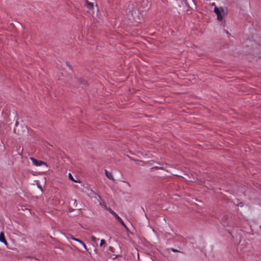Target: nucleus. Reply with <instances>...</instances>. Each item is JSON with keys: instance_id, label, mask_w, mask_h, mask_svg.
Listing matches in <instances>:
<instances>
[{"instance_id": "9b49d317", "label": "nucleus", "mask_w": 261, "mask_h": 261, "mask_svg": "<svg viewBox=\"0 0 261 261\" xmlns=\"http://www.w3.org/2000/svg\"><path fill=\"white\" fill-rule=\"evenodd\" d=\"M87 6H88V7L90 9H93V7H94V5H93V3H91V2H87Z\"/></svg>"}, {"instance_id": "0eeeda50", "label": "nucleus", "mask_w": 261, "mask_h": 261, "mask_svg": "<svg viewBox=\"0 0 261 261\" xmlns=\"http://www.w3.org/2000/svg\"><path fill=\"white\" fill-rule=\"evenodd\" d=\"M105 174L106 176L110 179L114 180V179L113 178V176L112 175V173L110 172H109L108 170H105Z\"/></svg>"}, {"instance_id": "4be33fe9", "label": "nucleus", "mask_w": 261, "mask_h": 261, "mask_svg": "<svg viewBox=\"0 0 261 261\" xmlns=\"http://www.w3.org/2000/svg\"><path fill=\"white\" fill-rule=\"evenodd\" d=\"M183 1H184L185 3H187V0H183Z\"/></svg>"}, {"instance_id": "423d86ee", "label": "nucleus", "mask_w": 261, "mask_h": 261, "mask_svg": "<svg viewBox=\"0 0 261 261\" xmlns=\"http://www.w3.org/2000/svg\"><path fill=\"white\" fill-rule=\"evenodd\" d=\"M0 242L4 243L6 245H8V243L5 239L4 233L3 232L0 233Z\"/></svg>"}, {"instance_id": "6ab92c4d", "label": "nucleus", "mask_w": 261, "mask_h": 261, "mask_svg": "<svg viewBox=\"0 0 261 261\" xmlns=\"http://www.w3.org/2000/svg\"><path fill=\"white\" fill-rule=\"evenodd\" d=\"M18 124H19V122H18V121H16V122H15V125H16V126H17Z\"/></svg>"}, {"instance_id": "9d476101", "label": "nucleus", "mask_w": 261, "mask_h": 261, "mask_svg": "<svg viewBox=\"0 0 261 261\" xmlns=\"http://www.w3.org/2000/svg\"><path fill=\"white\" fill-rule=\"evenodd\" d=\"M169 249L171 251L174 252H181V253H184L183 252H182V251H181L180 250H178L177 249H174L173 248H169Z\"/></svg>"}, {"instance_id": "f3484780", "label": "nucleus", "mask_w": 261, "mask_h": 261, "mask_svg": "<svg viewBox=\"0 0 261 261\" xmlns=\"http://www.w3.org/2000/svg\"><path fill=\"white\" fill-rule=\"evenodd\" d=\"M73 210H74L73 208L71 207L70 206H69V208H68V212H72Z\"/></svg>"}, {"instance_id": "aec40b11", "label": "nucleus", "mask_w": 261, "mask_h": 261, "mask_svg": "<svg viewBox=\"0 0 261 261\" xmlns=\"http://www.w3.org/2000/svg\"><path fill=\"white\" fill-rule=\"evenodd\" d=\"M38 187L39 188H40V189L41 190V191H42V189L41 186H38Z\"/></svg>"}, {"instance_id": "4468645a", "label": "nucleus", "mask_w": 261, "mask_h": 261, "mask_svg": "<svg viewBox=\"0 0 261 261\" xmlns=\"http://www.w3.org/2000/svg\"><path fill=\"white\" fill-rule=\"evenodd\" d=\"M106 241L103 239L101 240L100 243V246L102 247L103 245L106 244Z\"/></svg>"}, {"instance_id": "a211bd4d", "label": "nucleus", "mask_w": 261, "mask_h": 261, "mask_svg": "<svg viewBox=\"0 0 261 261\" xmlns=\"http://www.w3.org/2000/svg\"><path fill=\"white\" fill-rule=\"evenodd\" d=\"M237 205H238V206H240L241 207H242V206H243V205H244V204H243V203H242V202H240L239 203L237 204Z\"/></svg>"}, {"instance_id": "f257e3e1", "label": "nucleus", "mask_w": 261, "mask_h": 261, "mask_svg": "<svg viewBox=\"0 0 261 261\" xmlns=\"http://www.w3.org/2000/svg\"><path fill=\"white\" fill-rule=\"evenodd\" d=\"M107 211H108L112 215H113L115 218L121 224V225L124 227L126 231H129L128 228L124 223L122 219L114 212L113 211L110 207L107 208Z\"/></svg>"}, {"instance_id": "7ed1b4c3", "label": "nucleus", "mask_w": 261, "mask_h": 261, "mask_svg": "<svg viewBox=\"0 0 261 261\" xmlns=\"http://www.w3.org/2000/svg\"><path fill=\"white\" fill-rule=\"evenodd\" d=\"M30 159L32 161L33 164L36 166H40L42 165H44L46 166H47L46 163L42 161L37 160L34 158H31Z\"/></svg>"}, {"instance_id": "f03ea898", "label": "nucleus", "mask_w": 261, "mask_h": 261, "mask_svg": "<svg viewBox=\"0 0 261 261\" xmlns=\"http://www.w3.org/2000/svg\"><path fill=\"white\" fill-rule=\"evenodd\" d=\"M214 12L217 14V19L219 21H222L223 16L222 13H224V10L222 8H220V10L217 7H215L214 8Z\"/></svg>"}, {"instance_id": "20e7f679", "label": "nucleus", "mask_w": 261, "mask_h": 261, "mask_svg": "<svg viewBox=\"0 0 261 261\" xmlns=\"http://www.w3.org/2000/svg\"><path fill=\"white\" fill-rule=\"evenodd\" d=\"M69 238H70L71 239L77 242V243H80L84 247V249L86 250V251H88L86 245L82 240L74 237L72 234H70Z\"/></svg>"}, {"instance_id": "39448f33", "label": "nucleus", "mask_w": 261, "mask_h": 261, "mask_svg": "<svg viewBox=\"0 0 261 261\" xmlns=\"http://www.w3.org/2000/svg\"><path fill=\"white\" fill-rule=\"evenodd\" d=\"M75 80L76 82L80 85H84L86 86L87 85V81L84 79L75 78Z\"/></svg>"}, {"instance_id": "412c9836", "label": "nucleus", "mask_w": 261, "mask_h": 261, "mask_svg": "<svg viewBox=\"0 0 261 261\" xmlns=\"http://www.w3.org/2000/svg\"><path fill=\"white\" fill-rule=\"evenodd\" d=\"M13 132H14L15 133H16V128H14V129H13Z\"/></svg>"}, {"instance_id": "ddd939ff", "label": "nucleus", "mask_w": 261, "mask_h": 261, "mask_svg": "<svg viewBox=\"0 0 261 261\" xmlns=\"http://www.w3.org/2000/svg\"><path fill=\"white\" fill-rule=\"evenodd\" d=\"M91 240L94 242H96L97 240H98V239H97L95 236H92L91 237Z\"/></svg>"}, {"instance_id": "1a4fd4ad", "label": "nucleus", "mask_w": 261, "mask_h": 261, "mask_svg": "<svg viewBox=\"0 0 261 261\" xmlns=\"http://www.w3.org/2000/svg\"><path fill=\"white\" fill-rule=\"evenodd\" d=\"M68 177L70 180H71L73 181H74L75 182H79V181L77 180H75L74 179L71 173L68 174Z\"/></svg>"}, {"instance_id": "6e6552de", "label": "nucleus", "mask_w": 261, "mask_h": 261, "mask_svg": "<svg viewBox=\"0 0 261 261\" xmlns=\"http://www.w3.org/2000/svg\"><path fill=\"white\" fill-rule=\"evenodd\" d=\"M69 204H73V206H74L75 207H77V204L75 199H71L70 201L69 202Z\"/></svg>"}, {"instance_id": "2eb2a0df", "label": "nucleus", "mask_w": 261, "mask_h": 261, "mask_svg": "<svg viewBox=\"0 0 261 261\" xmlns=\"http://www.w3.org/2000/svg\"><path fill=\"white\" fill-rule=\"evenodd\" d=\"M108 249H109V251H111L112 252H113L114 251V248L113 247H112V246H109Z\"/></svg>"}, {"instance_id": "dca6fc26", "label": "nucleus", "mask_w": 261, "mask_h": 261, "mask_svg": "<svg viewBox=\"0 0 261 261\" xmlns=\"http://www.w3.org/2000/svg\"><path fill=\"white\" fill-rule=\"evenodd\" d=\"M66 65H67V66H68V67L70 69H72V67H71V66H70V65L69 64V62H67L66 63Z\"/></svg>"}, {"instance_id": "f8f14e48", "label": "nucleus", "mask_w": 261, "mask_h": 261, "mask_svg": "<svg viewBox=\"0 0 261 261\" xmlns=\"http://www.w3.org/2000/svg\"><path fill=\"white\" fill-rule=\"evenodd\" d=\"M161 169H162V167H158V166H155V167H153L151 168H150V170L153 171V170H156Z\"/></svg>"}]
</instances>
